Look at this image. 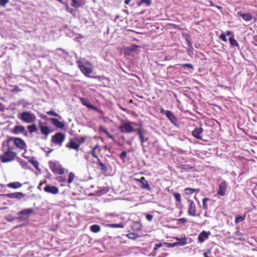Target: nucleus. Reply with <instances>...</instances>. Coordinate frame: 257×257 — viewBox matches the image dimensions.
<instances>
[{
	"label": "nucleus",
	"instance_id": "nucleus-1",
	"mask_svg": "<svg viewBox=\"0 0 257 257\" xmlns=\"http://www.w3.org/2000/svg\"><path fill=\"white\" fill-rule=\"evenodd\" d=\"M35 212L34 209L32 208L24 209L18 213L19 216L17 218V219L20 221L27 220L29 219L30 215L35 213Z\"/></svg>",
	"mask_w": 257,
	"mask_h": 257
},
{
	"label": "nucleus",
	"instance_id": "nucleus-17",
	"mask_svg": "<svg viewBox=\"0 0 257 257\" xmlns=\"http://www.w3.org/2000/svg\"><path fill=\"white\" fill-rule=\"evenodd\" d=\"M237 16L241 17L245 21L248 22L251 21L253 17L249 13H243L241 12H238Z\"/></svg>",
	"mask_w": 257,
	"mask_h": 257
},
{
	"label": "nucleus",
	"instance_id": "nucleus-53",
	"mask_svg": "<svg viewBox=\"0 0 257 257\" xmlns=\"http://www.w3.org/2000/svg\"><path fill=\"white\" fill-rule=\"evenodd\" d=\"M32 165L37 170H40V169L39 168V163L38 161H35Z\"/></svg>",
	"mask_w": 257,
	"mask_h": 257
},
{
	"label": "nucleus",
	"instance_id": "nucleus-43",
	"mask_svg": "<svg viewBox=\"0 0 257 257\" xmlns=\"http://www.w3.org/2000/svg\"><path fill=\"white\" fill-rule=\"evenodd\" d=\"M20 164L24 169H29V168L28 167V163L26 161H21L20 162Z\"/></svg>",
	"mask_w": 257,
	"mask_h": 257
},
{
	"label": "nucleus",
	"instance_id": "nucleus-38",
	"mask_svg": "<svg viewBox=\"0 0 257 257\" xmlns=\"http://www.w3.org/2000/svg\"><path fill=\"white\" fill-rule=\"evenodd\" d=\"M99 147V146L98 145H95L92 149V151H91V155L92 157H93L94 158H95L96 159H98L99 158L97 156V155H96V150Z\"/></svg>",
	"mask_w": 257,
	"mask_h": 257
},
{
	"label": "nucleus",
	"instance_id": "nucleus-49",
	"mask_svg": "<svg viewBox=\"0 0 257 257\" xmlns=\"http://www.w3.org/2000/svg\"><path fill=\"white\" fill-rule=\"evenodd\" d=\"M219 38L224 42L227 41L226 35L223 33L220 34V35L219 36Z\"/></svg>",
	"mask_w": 257,
	"mask_h": 257
},
{
	"label": "nucleus",
	"instance_id": "nucleus-58",
	"mask_svg": "<svg viewBox=\"0 0 257 257\" xmlns=\"http://www.w3.org/2000/svg\"><path fill=\"white\" fill-rule=\"evenodd\" d=\"M57 50L61 51L63 54H64L66 55V56H68L69 55L68 52H66L64 50L61 48L58 49Z\"/></svg>",
	"mask_w": 257,
	"mask_h": 257
},
{
	"label": "nucleus",
	"instance_id": "nucleus-30",
	"mask_svg": "<svg viewBox=\"0 0 257 257\" xmlns=\"http://www.w3.org/2000/svg\"><path fill=\"white\" fill-rule=\"evenodd\" d=\"M52 122L54 125L58 127L62 128L64 126L63 123L58 120L57 118H52Z\"/></svg>",
	"mask_w": 257,
	"mask_h": 257
},
{
	"label": "nucleus",
	"instance_id": "nucleus-26",
	"mask_svg": "<svg viewBox=\"0 0 257 257\" xmlns=\"http://www.w3.org/2000/svg\"><path fill=\"white\" fill-rule=\"evenodd\" d=\"M7 186L11 188L17 189L21 187L22 184L19 182H15L8 184Z\"/></svg>",
	"mask_w": 257,
	"mask_h": 257
},
{
	"label": "nucleus",
	"instance_id": "nucleus-35",
	"mask_svg": "<svg viewBox=\"0 0 257 257\" xmlns=\"http://www.w3.org/2000/svg\"><path fill=\"white\" fill-rule=\"evenodd\" d=\"M126 236L130 239L136 240L139 238V235L135 233H129L126 234Z\"/></svg>",
	"mask_w": 257,
	"mask_h": 257
},
{
	"label": "nucleus",
	"instance_id": "nucleus-4",
	"mask_svg": "<svg viewBox=\"0 0 257 257\" xmlns=\"http://www.w3.org/2000/svg\"><path fill=\"white\" fill-rule=\"evenodd\" d=\"M14 142V145L19 149L21 150L25 149L27 146L25 141L20 138L10 137L8 140V142Z\"/></svg>",
	"mask_w": 257,
	"mask_h": 257
},
{
	"label": "nucleus",
	"instance_id": "nucleus-61",
	"mask_svg": "<svg viewBox=\"0 0 257 257\" xmlns=\"http://www.w3.org/2000/svg\"><path fill=\"white\" fill-rule=\"evenodd\" d=\"M137 47H138V46H137V45H132V46H131V50L132 51H134L136 49V48H137Z\"/></svg>",
	"mask_w": 257,
	"mask_h": 257
},
{
	"label": "nucleus",
	"instance_id": "nucleus-14",
	"mask_svg": "<svg viewBox=\"0 0 257 257\" xmlns=\"http://www.w3.org/2000/svg\"><path fill=\"white\" fill-rule=\"evenodd\" d=\"M167 118L175 126L179 127L180 123L179 119L174 115V113H165Z\"/></svg>",
	"mask_w": 257,
	"mask_h": 257
},
{
	"label": "nucleus",
	"instance_id": "nucleus-60",
	"mask_svg": "<svg viewBox=\"0 0 257 257\" xmlns=\"http://www.w3.org/2000/svg\"><path fill=\"white\" fill-rule=\"evenodd\" d=\"M235 234L236 236H241V235H242V234L239 230L236 231L235 232Z\"/></svg>",
	"mask_w": 257,
	"mask_h": 257
},
{
	"label": "nucleus",
	"instance_id": "nucleus-11",
	"mask_svg": "<svg viewBox=\"0 0 257 257\" xmlns=\"http://www.w3.org/2000/svg\"><path fill=\"white\" fill-rule=\"evenodd\" d=\"M227 187V185L226 182L225 180H223L218 185L217 194L222 196H224L226 194Z\"/></svg>",
	"mask_w": 257,
	"mask_h": 257
},
{
	"label": "nucleus",
	"instance_id": "nucleus-51",
	"mask_svg": "<svg viewBox=\"0 0 257 257\" xmlns=\"http://www.w3.org/2000/svg\"><path fill=\"white\" fill-rule=\"evenodd\" d=\"M6 219L9 222H12L15 219H17V218H13L11 216H8L6 217Z\"/></svg>",
	"mask_w": 257,
	"mask_h": 257
},
{
	"label": "nucleus",
	"instance_id": "nucleus-13",
	"mask_svg": "<svg viewBox=\"0 0 257 257\" xmlns=\"http://www.w3.org/2000/svg\"><path fill=\"white\" fill-rule=\"evenodd\" d=\"M45 192L52 194H57L59 193V189L57 187L47 185L44 188Z\"/></svg>",
	"mask_w": 257,
	"mask_h": 257
},
{
	"label": "nucleus",
	"instance_id": "nucleus-48",
	"mask_svg": "<svg viewBox=\"0 0 257 257\" xmlns=\"http://www.w3.org/2000/svg\"><path fill=\"white\" fill-rule=\"evenodd\" d=\"M66 11L72 15H74L75 14V11L73 9L70 8L68 6L66 7Z\"/></svg>",
	"mask_w": 257,
	"mask_h": 257
},
{
	"label": "nucleus",
	"instance_id": "nucleus-45",
	"mask_svg": "<svg viewBox=\"0 0 257 257\" xmlns=\"http://www.w3.org/2000/svg\"><path fill=\"white\" fill-rule=\"evenodd\" d=\"M180 65L182 66V67H188L190 69H193L194 68V66L192 64L190 63H186V64H179Z\"/></svg>",
	"mask_w": 257,
	"mask_h": 257
},
{
	"label": "nucleus",
	"instance_id": "nucleus-42",
	"mask_svg": "<svg viewBox=\"0 0 257 257\" xmlns=\"http://www.w3.org/2000/svg\"><path fill=\"white\" fill-rule=\"evenodd\" d=\"M74 177H75L74 174L72 172H70L69 174V176H68V183L70 184V183H72V181H73Z\"/></svg>",
	"mask_w": 257,
	"mask_h": 257
},
{
	"label": "nucleus",
	"instance_id": "nucleus-24",
	"mask_svg": "<svg viewBox=\"0 0 257 257\" xmlns=\"http://www.w3.org/2000/svg\"><path fill=\"white\" fill-rule=\"evenodd\" d=\"M99 131L103 132L104 134H105L107 135V136L109 138L111 139L112 141H115V139L113 137V136L112 135H111L108 132L106 128H105V127H104L103 126H102V125L100 126L99 127Z\"/></svg>",
	"mask_w": 257,
	"mask_h": 257
},
{
	"label": "nucleus",
	"instance_id": "nucleus-59",
	"mask_svg": "<svg viewBox=\"0 0 257 257\" xmlns=\"http://www.w3.org/2000/svg\"><path fill=\"white\" fill-rule=\"evenodd\" d=\"M155 245L157 247L160 248L164 245V243H156L155 244Z\"/></svg>",
	"mask_w": 257,
	"mask_h": 257
},
{
	"label": "nucleus",
	"instance_id": "nucleus-44",
	"mask_svg": "<svg viewBox=\"0 0 257 257\" xmlns=\"http://www.w3.org/2000/svg\"><path fill=\"white\" fill-rule=\"evenodd\" d=\"M9 2L10 0H0V6L5 8Z\"/></svg>",
	"mask_w": 257,
	"mask_h": 257
},
{
	"label": "nucleus",
	"instance_id": "nucleus-16",
	"mask_svg": "<svg viewBox=\"0 0 257 257\" xmlns=\"http://www.w3.org/2000/svg\"><path fill=\"white\" fill-rule=\"evenodd\" d=\"M136 131L137 132V134L138 135V136L139 137V139L141 141V146L144 149L145 148L144 143V142L147 141L148 139V138H145V137L144 136V134L143 132V130L141 128H138L137 130H136Z\"/></svg>",
	"mask_w": 257,
	"mask_h": 257
},
{
	"label": "nucleus",
	"instance_id": "nucleus-5",
	"mask_svg": "<svg viewBox=\"0 0 257 257\" xmlns=\"http://www.w3.org/2000/svg\"><path fill=\"white\" fill-rule=\"evenodd\" d=\"M18 117L26 123L34 122L36 119L33 113H20Z\"/></svg>",
	"mask_w": 257,
	"mask_h": 257
},
{
	"label": "nucleus",
	"instance_id": "nucleus-18",
	"mask_svg": "<svg viewBox=\"0 0 257 257\" xmlns=\"http://www.w3.org/2000/svg\"><path fill=\"white\" fill-rule=\"evenodd\" d=\"M210 235V232H207L206 231H203L198 235V239L199 242H203L205 239H207Z\"/></svg>",
	"mask_w": 257,
	"mask_h": 257
},
{
	"label": "nucleus",
	"instance_id": "nucleus-3",
	"mask_svg": "<svg viewBox=\"0 0 257 257\" xmlns=\"http://www.w3.org/2000/svg\"><path fill=\"white\" fill-rule=\"evenodd\" d=\"M65 139V136L63 133H57L52 136L51 142L55 144L61 146Z\"/></svg>",
	"mask_w": 257,
	"mask_h": 257
},
{
	"label": "nucleus",
	"instance_id": "nucleus-62",
	"mask_svg": "<svg viewBox=\"0 0 257 257\" xmlns=\"http://www.w3.org/2000/svg\"><path fill=\"white\" fill-rule=\"evenodd\" d=\"M46 183H47V181H46V180H45V181H44V182H41V183H40L39 184V186H38V188L39 189H41V188H40V187H41V186H42L44 183L46 184Z\"/></svg>",
	"mask_w": 257,
	"mask_h": 257
},
{
	"label": "nucleus",
	"instance_id": "nucleus-9",
	"mask_svg": "<svg viewBox=\"0 0 257 257\" xmlns=\"http://www.w3.org/2000/svg\"><path fill=\"white\" fill-rule=\"evenodd\" d=\"M182 241H178L174 243L164 242V245L168 248H170L174 247L178 245L183 246L187 243V238L186 237H182Z\"/></svg>",
	"mask_w": 257,
	"mask_h": 257
},
{
	"label": "nucleus",
	"instance_id": "nucleus-20",
	"mask_svg": "<svg viewBox=\"0 0 257 257\" xmlns=\"http://www.w3.org/2000/svg\"><path fill=\"white\" fill-rule=\"evenodd\" d=\"M25 127L23 125H16L12 131L15 134L24 133Z\"/></svg>",
	"mask_w": 257,
	"mask_h": 257
},
{
	"label": "nucleus",
	"instance_id": "nucleus-10",
	"mask_svg": "<svg viewBox=\"0 0 257 257\" xmlns=\"http://www.w3.org/2000/svg\"><path fill=\"white\" fill-rule=\"evenodd\" d=\"M1 195L7 198L17 199L19 200L21 199L22 198L25 196V194L22 192H15L8 194H3Z\"/></svg>",
	"mask_w": 257,
	"mask_h": 257
},
{
	"label": "nucleus",
	"instance_id": "nucleus-36",
	"mask_svg": "<svg viewBox=\"0 0 257 257\" xmlns=\"http://www.w3.org/2000/svg\"><path fill=\"white\" fill-rule=\"evenodd\" d=\"M198 190V189H196L192 188H186L185 189V192L187 195L192 194L194 192Z\"/></svg>",
	"mask_w": 257,
	"mask_h": 257
},
{
	"label": "nucleus",
	"instance_id": "nucleus-23",
	"mask_svg": "<svg viewBox=\"0 0 257 257\" xmlns=\"http://www.w3.org/2000/svg\"><path fill=\"white\" fill-rule=\"evenodd\" d=\"M80 99V102H81V103L87 106V107L89 108H91L92 109H95V107H93L90 103V102H89V101L83 97H80L79 98Z\"/></svg>",
	"mask_w": 257,
	"mask_h": 257
},
{
	"label": "nucleus",
	"instance_id": "nucleus-54",
	"mask_svg": "<svg viewBox=\"0 0 257 257\" xmlns=\"http://www.w3.org/2000/svg\"><path fill=\"white\" fill-rule=\"evenodd\" d=\"M85 140H86V138L85 137H81V138H80L78 140V142L79 144H83L85 142Z\"/></svg>",
	"mask_w": 257,
	"mask_h": 257
},
{
	"label": "nucleus",
	"instance_id": "nucleus-40",
	"mask_svg": "<svg viewBox=\"0 0 257 257\" xmlns=\"http://www.w3.org/2000/svg\"><path fill=\"white\" fill-rule=\"evenodd\" d=\"M249 119H252L254 122H257V113H250L248 116Z\"/></svg>",
	"mask_w": 257,
	"mask_h": 257
},
{
	"label": "nucleus",
	"instance_id": "nucleus-27",
	"mask_svg": "<svg viewBox=\"0 0 257 257\" xmlns=\"http://www.w3.org/2000/svg\"><path fill=\"white\" fill-rule=\"evenodd\" d=\"M124 223L122 222H121L120 223H110V224H107L106 225V226L109 227H112V228H123L124 227Z\"/></svg>",
	"mask_w": 257,
	"mask_h": 257
},
{
	"label": "nucleus",
	"instance_id": "nucleus-21",
	"mask_svg": "<svg viewBox=\"0 0 257 257\" xmlns=\"http://www.w3.org/2000/svg\"><path fill=\"white\" fill-rule=\"evenodd\" d=\"M66 147L67 148H69L70 149H74L77 151L79 148L80 145L79 144L76 143L74 141L71 140L66 145Z\"/></svg>",
	"mask_w": 257,
	"mask_h": 257
},
{
	"label": "nucleus",
	"instance_id": "nucleus-63",
	"mask_svg": "<svg viewBox=\"0 0 257 257\" xmlns=\"http://www.w3.org/2000/svg\"><path fill=\"white\" fill-rule=\"evenodd\" d=\"M53 151V149H50L48 152L45 151L46 152V156L48 157L49 154H50V153L52 152Z\"/></svg>",
	"mask_w": 257,
	"mask_h": 257
},
{
	"label": "nucleus",
	"instance_id": "nucleus-29",
	"mask_svg": "<svg viewBox=\"0 0 257 257\" xmlns=\"http://www.w3.org/2000/svg\"><path fill=\"white\" fill-rule=\"evenodd\" d=\"M142 226L140 222H135L132 226V228L135 231H139L141 230Z\"/></svg>",
	"mask_w": 257,
	"mask_h": 257
},
{
	"label": "nucleus",
	"instance_id": "nucleus-47",
	"mask_svg": "<svg viewBox=\"0 0 257 257\" xmlns=\"http://www.w3.org/2000/svg\"><path fill=\"white\" fill-rule=\"evenodd\" d=\"M127 153L125 151L121 152L119 154V157L121 159L123 160L126 157Z\"/></svg>",
	"mask_w": 257,
	"mask_h": 257
},
{
	"label": "nucleus",
	"instance_id": "nucleus-52",
	"mask_svg": "<svg viewBox=\"0 0 257 257\" xmlns=\"http://www.w3.org/2000/svg\"><path fill=\"white\" fill-rule=\"evenodd\" d=\"M146 217L148 221H151L153 218V216L149 214H146Z\"/></svg>",
	"mask_w": 257,
	"mask_h": 257
},
{
	"label": "nucleus",
	"instance_id": "nucleus-22",
	"mask_svg": "<svg viewBox=\"0 0 257 257\" xmlns=\"http://www.w3.org/2000/svg\"><path fill=\"white\" fill-rule=\"evenodd\" d=\"M97 165L100 167V170L103 173H106L108 171V167L101 161L99 158L97 159Z\"/></svg>",
	"mask_w": 257,
	"mask_h": 257
},
{
	"label": "nucleus",
	"instance_id": "nucleus-8",
	"mask_svg": "<svg viewBox=\"0 0 257 257\" xmlns=\"http://www.w3.org/2000/svg\"><path fill=\"white\" fill-rule=\"evenodd\" d=\"M131 122H124L119 126V130L122 133L129 134L136 131Z\"/></svg>",
	"mask_w": 257,
	"mask_h": 257
},
{
	"label": "nucleus",
	"instance_id": "nucleus-15",
	"mask_svg": "<svg viewBox=\"0 0 257 257\" xmlns=\"http://www.w3.org/2000/svg\"><path fill=\"white\" fill-rule=\"evenodd\" d=\"M138 180L141 183L140 187L142 189H146L149 191H151L152 190V188L149 185L148 181L145 179L144 177H142L140 179Z\"/></svg>",
	"mask_w": 257,
	"mask_h": 257
},
{
	"label": "nucleus",
	"instance_id": "nucleus-28",
	"mask_svg": "<svg viewBox=\"0 0 257 257\" xmlns=\"http://www.w3.org/2000/svg\"><path fill=\"white\" fill-rule=\"evenodd\" d=\"M90 230L92 232L97 233L100 230V226L97 224H93L90 227Z\"/></svg>",
	"mask_w": 257,
	"mask_h": 257
},
{
	"label": "nucleus",
	"instance_id": "nucleus-19",
	"mask_svg": "<svg viewBox=\"0 0 257 257\" xmlns=\"http://www.w3.org/2000/svg\"><path fill=\"white\" fill-rule=\"evenodd\" d=\"M203 130L201 127H196L194 129V131H192V135L196 138L198 139L201 140L202 139V133Z\"/></svg>",
	"mask_w": 257,
	"mask_h": 257
},
{
	"label": "nucleus",
	"instance_id": "nucleus-64",
	"mask_svg": "<svg viewBox=\"0 0 257 257\" xmlns=\"http://www.w3.org/2000/svg\"><path fill=\"white\" fill-rule=\"evenodd\" d=\"M232 34H233V32L232 31H227L226 32V35H227L229 36V35H231Z\"/></svg>",
	"mask_w": 257,
	"mask_h": 257
},
{
	"label": "nucleus",
	"instance_id": "nucleus-7",
	"mask_svg": "<svg viewBox=\"0 0 257 257\" xmlns=\"http://www.w3.org/2000/svg\"><path fill=\"white\" fill-rule=\"evenodd\" d=\"M76 63L80 70L85 76H88L92 72V69L87 64H84L80 60H77Z\"/></svg>",
	"mask_w": 257,
	"mask_h": 257
},
{
	"label": "nucleus",
	"instance_id": "nucleus-46",
	"mask_svg": "<svg viewBox=\"0 0 257 257\" xmlns=\"http://www.w3.org/2000/svg\"><path fill=\"white\" fill-rule=\"evenodd\" d=\"M181 168L183 170H189L192 169L193 167L189 165H183L182 166Z\"/></svg>",
	"mask_w": 257,
	"mask_h": 257
},
{
	"label": "nucleus",
	"instance_id": "nucleus-56",
	"mask_svg": "<svg viewBox=\"0 0 257 257\" xmlns=\"http://www.w3.org/2000/svg\"><path fill=\"white\" fill-rule=\"evenodd\" d=\"M186 40L187 42V45L188 47H189L190 48H191V49H193V47H192V44H191V42L190 41V40L188 39H186Z\"/></svg>",
	"mask_w": 257,
	"mask_h": 257
},
{
	"label": "nucleus",
	"instance_id": "nucleus-41",
	"mask_svg": "<svg viewBox=\"0 0 257 257\" xmlns=\"http://www.w3.org/2000/svg\"><path fill=\"white\" fill-rule=\"evenodd\" d=\"M173 196L175 198L176 200L178 202H180L181 201V196L180 193H174L173 194Z\"/></svg>",
	"mask_w": 257,
	"mask_h": 257
},
{
	"label": "nucleus",
	"instance_id": "nucleus-39",
	"mask_svg": "<svg viewBox=\"0 0 257 257\" xmlns=\"http://www.w3.org/2000/svg\"><path fill=\"white\" fill-rule=\"evenodd\" d=\"M210 200L209 198H204L202 200L203 205L202 208L204 210H207L208 209V206L207 203Z\"/></svg>",
	"mask_w": 257,
	"mask_h": 257
},
{
	"label": "nucleus",
	"instance_id": "nucleus-6",
	"mask_svg": "<svg viewBox=\"0 0 257 257\" xmlns=\"http://www.w3.org/2000/svg\"><path fill=\"white\" fill-rule=\"evenodd\" d=\"M16 155V153L12 151H8L5 152L0 158H1L3 163H6L14 160Z\"/></svg>",
	"mask_w": 257,
	"mask_h": 257
},
{
	"label": "nucleus",
	"instance_id": "nucleus-34",
	"mask_svg": "<svg viewBox=\"0 0 257 257\" xmlns=\"http://www.w3.org/2000/svg\"><path fill=\"white\" fill-rule=\"evenodd\" d=\"M28 129L30 133L36 132L37 131V127L35 124L28 126Z\"/></svg>",
	"mask_w": 257,
	"mask_h": 257
},
{
	"label": "nucleus",
	"instance_id": "nucleus-57",
	"mask_svg": "<svg viewBox=\"0 0 257 257\" xmlns=\"http://www.w3.org/2000/svg\"><path fill=\"white\" fill-rule=\"evenodd\" d=\"M5 110V106L4 104L0 102V111H4Z\"/></svg>",
	"mask_w": 257,
	"mask_h": 257
},
{
	"label": "nucleus",
	"instance_id": "nucleus-2",
	"mask_svg": "<svg viewBox=\"0 0 257 257\" xmlns=\"http://www.w3.org/2000/svg\"><path fill=\"white\" fill-rule=\"evenodd\" d=\"M49 166L51 171L55 174L62 175L64 173V169L58 161H49Z\"/></svg>",
	"mask_w": 257,
	"mask_h": 257
},
{
	"label": "nucleus",
	"instance_id": "nucleus-55",
	"mask_svg": "<svg viewBox=\"0 0 257 257\" xmlns=\"http://www.w3.org/2000/svg\"><path fill=\"white\" fill-rule=\"evenodd\" d=\"M186 40L187 42V45L188 47H189L190 48H191V49H193V47H192V44H191V42L190 41V40L188 39H186Z\"/></svg>",
	"mask_w": 257,
	"mask_h": 257
},
{
	"label": "nucleus",
	"instance_id": "nucleus-33",
	"mask_svg": "<svg viewBox=\"0 0 257 257\" xmlns=\"http://www.w3.org/2000/svg\"><path fill=\"white\" fill-rule=\"evenodd\" d=\"M246 217V214L245 213L243 216H239L237 215L236 216L235 219V223L236 224L239 223L240 222H241L245 220Z\"/></svg>",
	"mask_w": 257,
	"mask_h": 257
},
{
	"label": "nucleus",
	"instance_id": "nucleus-31",
	"mask_svg": "<svg viewBox=\"0 0 257 257\" xmlns=\"http://www.w3.org/2000/svg\"><path fill=\"white\" fill-rule=\"evenodd\" d=\"M72 4L71 6L75 8H78L82 6V4L81 2L78 1V0H71Z\"/></svg>",
	"mask_w": 257,
	"mask_h": 257
},
{
	"label": "nucleus",
	"instance_id": "nucleus-12",
	"mask_svg": "<svg viewBox=\"0 0 257 257\" xmlns=\"http://www.w3.org/2000/svg\"><path fill=\"white\" fill-rule=\"evenodd\" d=\"M188 201L189 203L188 213L191 216H195L196 215L195 204L193 201L190 199H188Z\"/></svg>",
	"mask_w": 257,
	"mask_h": 257
},
{
	"label": "nucleus",
	"instance_id": "nucleus-25",
	"mask_svg": "<svg viewBox=\"0 0 257 257\" xmlns=\"http://www.w3.org/2000/svg\"><path fill=\"white\" fill-rule=\"evenodd\" d=\"M40 128L41 133L46 136H48L50 133V130L49 127L40 124Z\"/></svg>",
	"mask_w": 257,
	"mask_h": 257
},
{
	"label": "nucleus",
	"instance_id": "nucleus-37",
	"mask_svg": "<svg viewBox=\"0 0 257 257\" xmlns=\"http://www.w3.org/2000/svg\"><path fill=\"white\" fill-rule=\"evenodd\" d=\"M143 4H145L147 6H150L152 4V1L151 0H140V2L138 3V5L140 6Z\"/></svg>",
	"mask_w": 257,
	"mask_h": 257
},
{
	"label": "nucleus",
	"instance_id": "nucleus-32",
	"mask_svg": "<svg viewBox=\"0 0 257 257\" xmlns=\"http://www.w3.org/2000/svg\"><path fill=\"white\" fill-rule=\"evenodd\" d=\"M229 41L232 46H237L239 49V45L237 41L232 37H229Z\"/></svg>",
	"mask_w": 257,
	"mask_h": 257
},
{
	"label": "nucleus",
	"instance_id": "nucleus-50",
	"mask_svg": "<svg viewBox=\"0 0 257 257\" xmlns=\"http://www.w3.org/2000/svg\"><path fill=\"white\" fill-rule=\"evenodd\" d=\"M177 221L178 222H181L182 223V224H184L186 222H187V220L186 218H179L178 219H177Z\"/></svg>",
	"mask_w": 257,
	"mask_h": 257
}]
</instances>
